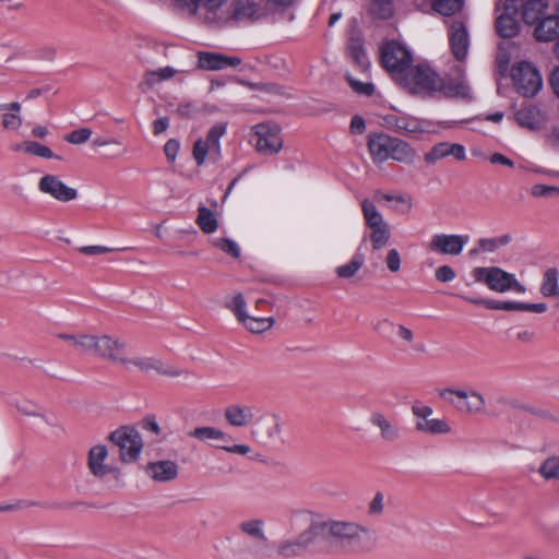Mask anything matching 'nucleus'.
Listing matches in <instances>:
<instances>
[{"mask_svg": "<svg viewBox=\"0 0 559 559\" xmlns=\"http://www.w3.org/2000/svg\"><path fill=\"white\" fill-rule=\"evenodd\" d=\"M370 533L368 527L355 521L317 516L298 536L280 539L275 554L280 559L302 557L318 537L346 552H357L361 550L362 539Z\"/></svg>", "mask_w": 559, "mask_h": 559, "instance_id": "1", "label": "nucleus"}, {"mask_svg": "<svg viewBox=\"0 0 559 559\" xmlns=\"http://www.w3.org/2000/svg\"><path fill=\"white\" fill-rule=\"evenodd\" d=\"M531 193L536 198H557L559 197V188L555 186L535 185L532 187Z\"/></svg>", "mask_w": 559, "mask_h": 559, "instance_id": "52", "label": "nucleus"}, {"mask_svg": "<svg viewBox=\"0 0 559 559\" xmlns=\"http://www.w3.org/2000/svg\"><path fill=\"white\" fill-rule=\"evenodd\" d=\"M386 265L391 272H397L401 267V257L396 249H391L386 255Z\"/></svg>", "mask_w": 559, "mask_h": 559, "instance_id": "61", "label": "nucleus"}, {"mask_svg": "<svg viewBox=\"0 0 559 559\" xmlns=\"http://www.w3.org/2000/svg\"><path fill=\"white\" fill-rule=\"evenodd\" d=\"M416 430L428 435H447L451 432V427L443 419L429 418L426 421H417Z\"/></svg>", "mask_w": 559, "mask_h": 559, "instance_id": "33", "label": "nucleus"}, {"mask_svg": "<svg viewBox=\"0 0 559 559\" xmlns=\"http://www.w3.org/2000/svg\"><path fill=\"white\" fill-rule=\"evenodd\" d=\"M412 412L414 416L418 419V421H426L429 419V416L432 414V408L427 405L414 404L412 406Z\"/></svg>", "mask_w": 559, "mask_h": 559, "instance_id": "59", "label": "nucleus"}, {"mask_svg": "<svg viewBox=\"0 0 559 559\" xmlns=\"http://www.w3.org/2000/svg\"><path fill=\"white\" fill-rule=\"evenodd\" d=\"M264 15L260 3L253 0H234L222 15V27L242 23H254Z\"/></svg>", "mask_w": 559, "mask_h": 559, "instance_id": "7", "label": "nucleus"}, {"mask_svg": "<svg viewBox=\"0 0 559 559\" xmlns=\"http://www.w3.org/2000/svg\"><path fill=\"white\" fill-rule=\"evenodd\" d=\"M127 348L128 343L126 341L109 334H103L100 359L120 366L126 356Z\"/></svg>", "mask_w": 559, "mask_h": 559, "instance_id": "17", "label": "nucleus"}, {"mask_svg": "<svg viewBox=\"0 0 559 559\" xmlns=\"http://www.w3.org/2000/svg\"><path fill=\"white\" fill-rule=\"evenodd\" d=\"M547 309H548V307L545 302H538V304L521 302V311L544 313L547 311Z\"/></svg>", "mask_w": 559, "mask_h": 559, "instance_id": "64", "label": "nucleus"}, {"mask_svg": "<svg viewBox=\"0 0 559 559\" xmlns=\"http://www.w3.org/2000/svg\"><path fill=\"white\" fill-rule=\"evenodd\" d=\"M467 240V236L436 234L428 243V248L441 254L459 255Z\"/></svg>", "mask_w": 559, "mask_h": 559, "instance_id": "15", "label": "nucleus"}, {"mask_svg": "<svg viewBox=\"0 0 559 559\" xmlns=\"http://www.w3.org/2000/svg\"><path fill=\"white\" fill-rule=\"evenodd\" d=\"M225 56L214 52L200 51L198 53V68L202 70L225 69Z\"/></svg>", "mask_w": 559, "mask_h": 559, "instance_id": "36", "label": "nucleus"}, {"mask_svg": "<svg viewBox=\"0 0 559 559\" xmlns=\"http://www.w3.org/2000/svg\"><path fill=\"white\" fill-rule=\"evenodd\" d=\"M264 521L261 519H252L243 521L239 524V530L247 536L257 540L258 543L265 544L267 537L264 533Z\"/></svg>", "mask_w": 559, "mask_h": 559, "instance_id": "31", "label": "nucleus"}, {"mask_svg": "<svg viewBox=\"0 0 559 559\" xmlns=\"http://www.w3.org/2000/svg\"><path fill=\"white\" fill-rule=\"evenodd\" d=\"M120 367L124 368L126 370L135 368L143 373L156 372L157 374L169 378H178L188 374V371L174 366L165 365L163 360L157 357L144 356L139 353L130 352L128 348Z\"/></svg>", "mask_w": 559, "mask_h": 559, "instance_id": "4", "label": "nucleus"}, {"mask_svg": "<svg viewBox=\"0 0 559 559\" xmlns=\"http://www.w3.org/2000/svg\"><path fill=\"white\" fill-rule=\"evenodd\" d=\"M246 306L247 304L241 293L235 294L230 300L225 302V307L236 316L239 322L249 316L245 310Z\"/></svg>", "mask_w": 559, "mask_h": 559, "instance_id": "45", "label": "nucleus"}, {"mask_svg": "<svg viewBox=\"0 0 559 559\" xmlns=\"http://www.w3.org/2000/svg\"><path fill=\"white\" fill-rule=\"evenodd\" d=\"M518 123L528 129H536L544 120L543 114L537 106L528 105L518 110L515 114Z\"/></svg>", "mask_w": 559, "mask_h": 559, "instance_id": "27", "label": "nucleus"}, {"mask_svg": "<svg viewBox=\"0 0 559 559\" xmlns=\"http://www.w3.org/2000/svg\"><path fill=\"white\" fill-rule=\"evenodd\" d=\"M227 123L217 122L211 127L205 139H198L193 144L192 156L198 166H202L206 158L217 162L221 156V138L225 134Z\"/></svg>", "mask_w": 559, "mask_h": 559, "instance_id": "5", "label": "nucleus"}, {"mask_svg": "<svg viewBox=\"0 0 559 559\" xmlns=\"http://www.w3.org/2000/svg\"><path fill=\"white\" fill-rule=\"evenodd\" d=\"M347 82L352 90L360 95L371 96L374 92V85L372 83H362L356 79H354L352 75L346 76Z\"/></svg>", "mask_w": 559, "mask_h": 559, "instance_id": "51", "label": "nucleus"}, {"mask_svg": "<svg viewBox=\"0 0 559 559\" xmlns=\"http://www.w3.org/2000/svg\"><path fill=\"white\" fill-rule=\"evenodd\" d=\"M281 128L276 123L264 122L254 127L257 151L264 155L277 154L283 147V140L280 135Z\"/></svg>", "mask_w": 559, "mask_h": 559, "instance_id": "11", "label": "nucleus"}, {"mask_svg": "<svg viewBox=\"0 0 559 559\" xmlns=\"http://www.w3.org/2000/svg\"><path fill=\"white\" fill-rule=\"evenodd\" d=\"M282 423L276 414H265L258 417L251 428V436L261 443H266L280 436Z\"/></svg>", "mask_w": 559, "mask_h": 559, "instance_id": "14", "label": "nucleus"}, {"mask_svg": "<svg viewBox=\"0 0 559 559\" xmlns=\"http://www.w3.org/2000/svg\"><path fill=\"white\" fill-rule=\"evenodd\" d=\"M382 66L391 73L397 75V80L405 74L412 62L411 52L396 41L386 43L381 51Z\"/></svg>", "mask_w": 559, "mask_h": 559, "instance_id": "10", "label": "nucleus"}, {"mask_svg": "<svg viewBox=\"0 0 559 559\" xmlns=\"http://www.w3.org/2000/svg\"><path fill=\"white\" fill-rule=\"evenodd\" d=\"M227 0H199L200 22L213 27H222L224 3Z\"/></svg>", "mask_w": 559, "mask_h": 559, "instance_id": "20", "label": "nucleus"}, {"mask_svg": "<svg viewBox=\"0 0 559 559\" xmlns=\"http://www.w3.org/2000/svg\"><path fill=\"white\" fill-rule=\"evenodd\" d=\"M347 53L350 60L362 71L369 68V61L364 50L362 43L359 39H352L347 47Z\"/></svg>", "mask_w": 559, "mask_h": 559, "instance_id": "37", "label": "nucleus"}, {"mask_svg": "<svg viewBox=\"0 0 559 559\" xmlns=\"http://www.w3.org/2000/svg\"><path fill=\"white\" fill-rule=\"evenodd\" d=\"M79 251L86 255H98L111 252L112 249L105 246H84L80 247Z\"/></svg>", "mask_w": 559, "mask_h": 559, "instance_id": "62", "label": "nucleus"}, {"mask_svg": "<svg viewBox=\"0 0 559 559\" xmlns=\"http://www.w3.org/2000/svg\"><path fill=\"white\" fill-rule=\"evenodd\" d=\"M515 90L526 97L535 96L543 86L539 71L530 62L522 61L512 68Z\"/></svg>", "mask_w": 559, "mask_h": 559, "instance_id": "9", "label": "nucleus"}, {"mask_svg": "<svg viewBox=\"0 0 559 559\" xmlns=\"http://www.w3.org/2000/svg\"><path fill=\"white\" fill-rule=\"evenodd\" d=\"M12 150L15 152L23 150L31 155L39 156L43 158H60L59 156L55 155L48 146L35 141H25L21 144H16L12 147Z\"/></svg>", "mask_w": 559, "mask_h": 559, "instance_id": "35", "label": "nucleus"}, {"mask_svg": "<svg viewBox=\"0 0 559 559\" xmlns=\"http://www.w3.org/2000/svg\"><path fill=\"white\" fill-rule=\"evenodd\" d=\"M195 223L204 234H212L218 227L215 214L204 205L199 206Z\"/></svg>", "mask_w": 559, "mask_h": 559, "instance_id": "34", "label": "nucleus"}, {"mask_svg": "<svg viewBox=\"0 0 559 559\" xmlns=\"http://www.w3.org/2000/svg\"><path fill=\"white\" fill-rule=\"evenodd\" d=\"M439 395L463 413L479 414L485 409V397L476 390L445 388L439 391Z\"/></svg>", "mask_w": 559, "mask_h": 559, "instance_id": "8", "label": "nucleus"}, {"mask_svg": "<svg viewBox=\"0 0 559 559\" xmlns=\"http://www.w3.org/2000/svg\"><path fill=\"white\" fill-rule=\"evenodd\" d=\"M225 418L234 427H246L254 421V412L248 405H230L225 409Z\"/></svg>", "mask_w": 559, "mask_h": 559, "instance_id": "23", "label": "nucleus"}, {"mask_svg": "<svg viewBox=\"0 0 559 559\" xmlns=\"http://www.w3.org/2000/svg\"><path fill=\"white\" fill-rule=\"evenodd\" d=\"M92 135V130L88 128H81L71 131L64 136V140L71 144H83L85 143Z\"/></svg>", "mask_w": 559, "mask_h": 559, "instance_id": "50", "label": "nucleus"}, {"mask_svg": "<svg viewBox=\"0 0 559 559\" xmlns=\"http://www.w3.org/2000/svg\"><path fill=\"white\" fill-rule=\"evenodd\" d=\"M370 423L379 429L383 441L393 443L401 438L400 428L394 418H389L381 412H373L370 415Z\"/></svg>", "mask_w": 559, "mask_h": 559, "instance_id": "21", "label": "nucleus"}, {"mask_svg": "<svg viewBox=\"0 0 559 559\" xmlns=\"http://www.w3.org/2000/svg\"><path fill=\"white\" fill-rule=\"evenodd\" d=\"M370 241L373 250H380L385 247L390 240L391 233L389 225L370 228Z\"/></svg>", "mask_w": 559, "mask_h": 559, "instance_id": "41", "label": "nucleus"}, {"mask_svg": "<svg viewBox=\"0 0 559 559\" xmlns=\"http://www.w3.org/2000/svg\"><path fill=\"white\" fill-rule=\"evenodd\" d=\"M384 511V497L383 493L378 491L372 500L368 503L367 513L369 516L379 518Z\"/></svg>", "mask_w": 559, "mask_h": 559, "instance_id": "49", "label": "nucleus"}, {"mask_svg": "<svg viewBox=\"0 0 559 559\" xmlns=\"http://www.w3.org/2000/svg\"><path fill=\"white\" fill-rule=\"evenodd\" d=\"M438 94H442L444 97H460L463 99L472 98L469 86L461 78L449 80L448 82L443 80V86L440 88Z\"/></svg>", "mask_w": 559, "mask_h": 559, "instance_id": "28", "label": "nucleus"}, {"mask_svg": "<svg viewBox=\"0 0 559 559\" xmlns=\"http://www.w3.org/2000/svg\"><path fill=\"white\" fill-rule=\"evenodd\" d=\"M274 320L273 318H263L255 316H247L241 323L252 333H262L269 330Z\"/></svg>", "mask_w": 559, "mask_h": 559, "instance_id": "39", "label": "nucleus"}, {"mask_svg": "<svg viewBox=\"0 0 559 559\" xmlns=\"http://www.w3.org/2000/svg\"><path fill=\"white\" fill-rule=\"evenodd\" d=\"M534 36L538 41H552L559 38V16L548 15L543 17L534 29Z\"/></svg>", "mask_w": 559, "mask_h": 559, "instance_id": "24", "label": "nucleus"}, {"mask_svg": "<svg viewBox=\"0 0 559 559\" xmlns=\"http://www.w3.org/2000/svg\"><path fill=\"white\" fill-rule=\"evenodd\" d=\"M84 336H85V333H78V334L60 333V334H58V337L60 340L71 343L73 348L79 354H80L82 345H83Z\"/></svg>", "mask_w": 559, "mask_h": 559, "instance_id": "53", "label": "nucleus"}, {"mask_svg": "<svg viewBox=\"0 0 559 559\" xmlns=\"http://www.w3.org/2000/svg\"><path fill=\"white\" fill-rule=\"evenodd\" d=\"M547 7L545 0H521L520 11H522L523 21L526 24H538L543 17H546L544 14Z\"/></svg>", "mask_w": 559, "mask_h": 559, "instance_id": "26", "label": "nucleus"}, {"mask_svg": "<svg viewBox=\"0 0 559 559\" xmlns=\"http://www.w3.org/2000/svg\"><path fill=\"white\" fill-rule=\"evenodd\" d=\"M177 3L182 10L195 15L200 21L199 0H177Z\"/></svg>", "mask_w": 559, "mask_h": 559, "instance_id": "58", "label": "nucleus"}, {"mask_svg": "<svg viewBox=\"0 0 559 559\" xmlns=\"http://www.w3.org/2000/svg\"><path fill=\"white\" fill-rule=\"evenodd\" d=\"M400 84L414 95L435 97L443 86V79L429 66L417 64L400 78Z\"/></svg>", "mask_w": 559, "mask_h": 559, "instance_id": "2", "label": "nucleus"}, {"mask_svg": "<svg viewBox=\"0 0 559 559\" xmlns=\"http://www.w3.org/2000/svg\"><path fill=\"white\" fill-rule=\"evenodd\" d=\"M394 0H371L370 13L378 19H390L393 15Z\"/></svg>", "mask_w": 559, "mask_h": 559, "instance_id": "42", "label": "nucleus"}, {"mask_svg": "<svg viewBox=\"0 0 559 559\" xmlns=\"http://www.w3.org/2000/svg\"><path fill=\"white\" fill-rule=\"evenodd\" d=\"M361 211L368 228L388 225L377 206L369 199L361 201Z\"/></svg>", "mask_w": 559, "mask_h": 559, "instance_id": "32", "label": "nucleus"}, {"mask_svg": "<svg viewBox=\"0 0 559 559\" xmlns=\"http://www.w3.org/2000/svg\"><path fill=\"white\" fill-rule=\"evenodd\" d=\"M436 278L441 283H449L456 276L454 270L449 265H442L435 272Z\"/></svg>", "mask_w": 559, "mask_h": 559, "instance_id": "55", "label": "nucleus"}, {"mask_svg": "<svg viewBox=\"0 0 559 559\" xmlns=\"http://www.w3.org/2000/svg\"><path fill=\"white\" fill-rule=\"evenodd\" d=\"M212 243L214 247L221 249L233 258L237 259L240 255V249L238 245L229 238H218L213 240Z\"/></svg>", "mask_w": 559, "mask_h": 559, "instance_id": "48", "label": "nucleus"}, {"mask_svg": "<svg viewBox=\"0 0 559 559\" xmlns=\"http://www.w3.org/2000/svg\"><path fill=\"white\" fill-rule=\"evenodd\" d=\"M393 136L385 133H371L368 135V151L374 164H382L390 158Z\"/></svg>", "mask_w": 559, "mask_h": 559, "instance_id": "18", "label": "nucleus"}, {"mask_svg": "<svg viewBox=\"0 0 559 559\" xmlns=\"http://www.w3.org/2000/svg\"><path fill=\"white\" fill-rule=\"evenodd\" d=\"M179 148H180V143L178 140L170 139L166 142V144L164 146V153L169 162H171V163L175 162L176 156L179 152Z\"/></svg>", "mask_w": 559, "mask_h": 559, "instance_id": "57", "label": "nucleus"}, {"mask_svg": "<svg viewBox=\"0 0 559 559\" xmlns=\"http://www.w3.org/2000/svg\"><path fill=\"white\" fill-rule=\"evenodd\" d=\"M416 157L415 150L406 142L401 139L393 138L391 150H390V158L404 163L412 164Z\"/></svg>", "mask_w": 559, "mask_h": 559, "instance_id": "29", "label": "nucleus"}, {"mask_svg": "<svg viewBox=\"0 0 559 559\" xmlns=\"http://www.w3.org/2000/svg\"><path fill=\"white\" fill-rule=\"evenodd\" d=\"M364 255L356 253L347 264L337 266L335 273L341 278H350L364 265Z\"/></svg>", "mask_w": 559, "mask_h": 559, "instance_id": "40", "label": "nucleus"}, {"mask_svg": "<svg viewBox=\"0 0 559 559\" xmlns=\"http://www.w3.org/2000/svg\"><path fill=\"white\" fill-rule=\"evenodd\" d=\"M463 4L464 0H432V9L445 16L460 11Z\"/></svg>", "mask_w": 559, "mask_h": 559, "instance_id": "43", "label": "nucleus"}, {"mask_svg": "<svg viewBox=\"0 0 559 559\" xmlns=\"http://www.w3.org/2000/svg\"><path fill=\"white\" fill-rule=\"evenodd\" d=\"M179 72L182 71L171 67L159 68L156 70H147L143 75L142 82L139 84V88L143 93H145L156 84L174 78Z\"/></svg>", "mask_w": 559, "mask_h": 559, "instance_id": "25", "label": "nucleus"}, {"mask_svg": "<svg viewBox=\"0 0 559 559\" xmlns=\"http://www.w3.org/2000/svg\"><path fill=\"white\" fill-rule=\"evenodd\" d=\"M38 189L60 202H70L78 197L74 188L68 187L57 175H45L38 181Z\"/></svg>", "mask_w": 559, "mask_h": 559, "instance_id": "13", "label": "nucleus"}, {"mask_svg": "<svg viewBox=\"0 0 559 559\" xmlns=\"http://www.w3.org/2000/svg\"><path fill=\"white\" fill-rule=\"evenodd\" d=\"M217 448L223 449L230 453H237L241 455H246L250 452V447L247 444H235V445H228V444H219Z\"/></svg>", "mask_w": 559, "mask_h": 559, "instance_id": "63", "label": "nucleus"}, {"mask_svg": "<svg viewBox=\"0 0 559 559\" xmlns=\"http://www.w3.org/2000/svg\"><path fill=\"white\" fill-rule=\"evenodd\" d=\"M22 126V118L16 114H4L2 116V127L7 130H17Z\"/></svg>", "mask_w": 559, "mask_h": 559, "instance_id": "54", "label": "nucleus"}, {"mask_svg": "<svg viewBox=\"0 0 559 559\" xmlns=\"http://www.w3.org/2000/svg\"><path fill=\"white\" fill-rule=\"evenodd\" d=\"M521 8V0H506L502 4V12L497 16L495 27L502 38H512L519 34L520 24L518 14Z\"/></svg>", "mask_w": 559, "mask_h": 559, "instance_id": "12", "label": "nucleus"}, {"mask_svg": "<svg viewBox=\"0 0 559 559\" xmlns=\"http://www.w3.org/2000/svg\"><path fill=\"white\" fill-rule=\"evenodd\" d=\"M107 456L108 450L104 444H96L90 449L87 466L94 476L104 477L112 472V468L104 463Z\"/></svg>", "mask_w": 559, "mask_h": 559, "instance_id": "22", "label": "nucleus"}, {"mask_svg": "<svg viewBox=\"0 0 559 559\" xmlns=\"http://www.w3.org/2000/svg\"><path fill=\"white\" fill-rule=\"evenodd\" d=\"M178 472V464L171 460L150 462L145 466V473L158 483H168L176 479Z\"/></svg>", "mask_w": 559, "mask_h": 559, "instance_id": "19", "label": "nucleus"}, {"mask_svg": "<svg viewBox=\"0 0 559 559\" xmlns=\"http://www.w3.org/2000/svg\"><path fill=\"white\" fill-rule=\"evenodd\" d=\"M103 334H87L85 333L83 345L80 355L102 357Z\"/></svg>", "mask_w": 559, "mask_h": 559, "instance_id": "38", "label": "nucleus"}, {"mask_svg": "<svg viewBox=\"0 0 559 559\" xmlns=\"http://www.w3.org/2000/svg\"><path fill=\"white\" fill-rule=\"evenodd\" d=\"M423 131V124L417 118L411 116H401L396 133L407 135L421 133Z\"/></svg>", "mask_w": 559, "mask_h": 559, "instance_id": "44", "label": "nucleus"}, {"mask_svg": "<svg viewBox=\"0 0 559 559\" xmlns=\"http://www.w3.org/2000/svg\"><path fill=\"white\" fill-rule=\"evenodd\" d=\"M33 507H43V504L38 501L22 500V501L16 502L15 504L0 506V512L21 510V509H27V508H33Z\"/></svg>", "mask_w": 559, "mask_h": 559, "instance_id": "56", "label": "nucleus"}, {"mask_svg": "<svg viewBox=\"0 0 559 559\" xmlns=\"http://www.w3.org/2000/svg\"><path fill=\"white\" fill-rule=\"evenodd\" d=\"M472 275L476 282L486 284L489 289L497 293H504L510 289L520 294L526 292V287L513 274L498 266H478L473 270Z\"/></svg>", "mask_w": 559, "mask_h": 559, "instance_id": "3", "label": "nucleus"}, {"mask_svg": "<svg viewBox=\"0 0 559 559\" xmlns=\"http://www.w3.org/2000/svg\"><path fill=\"white\" fill-rule=\"evenodd\" d=\"M108 439L118 448L121 462L132 463L139 459L143 448V440L139 431L133 427H120L112 431Z\"/></svg>", "mask_w": 559, "mask_h": 559, "instance_id": "6", "label": "nucleus"}, {"mask_svg": "<svg viewBox=\"0 0 559 559\" xmlns=\"http://www.w3.org/2000/svg\"><path fill=\"white\" fill-rule=\"evenodd\" d=\"M463 299H465L468 302L475 304V305H483L488 309L492 310H501V301L496 300H489L484 298H472L467 296H462Z\"/></svg>", "mask_w": 559, "mask_h": 559, "instance_id": "60", "label": "nucleus"}, {"mask_svg": "<svg viewBox=\"0 0 559 559\" xmlns=\"http://www.w3.org/2000/svg\"><path fill=\"white\" fill-rule=\"evenodd\" d=\"M188 436L200 441L216 440L229 443L233 440L230 436H227L221 429L211 426L197 427L189 431Z\"/></svg>", "mask_w": 559, "mask_h": 559, "instance_id": "30", "label": "nucleus"}, {"mask_svg": "<svg viewBox=\"0 0 559 559\" xmlns=\"http://www.w3.org/2000/svg\"><path fill=\"white\" fill-rule=\"evenodd\" d=\"M538 473L547 480H559V456L546 459L539 466Z\"/></svg>", "mask_w": 559, "mask_h": 559, "instance_id": "46", "label": "nucleus"}, {"mask_svg": "<svg viewBox=\"0 0 559 559\" xmlns=\"http://www.w3.org/2000/svg\"><path fill=\"white\" fill-rule=\"evenodd\" d=\"M450 46L456 60L465 59L469 46L467 28L462 21H453L450 27Z\"/></svg>", "mask_w": 559, "mask_h": 559, "instance_id": "16", "label": "nucleus"}, {"mask_svg": "<svg viewBox=\"0 0 559 559\" xmlns=\"http://www.w3.org/2000/svg\"><path fill=\"white\" fill-rule=\"evenodd\" d=\"M451 143L441 142L431 147V150L425 154V162L433 164L437 160L450 156Z\"/></svg>", "mask_w": 559, "mask_h": 559, "instance_id": "47", "label": "nucleus"}]
</instances>
